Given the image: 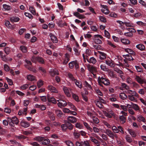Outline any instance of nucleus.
I'll use <instances>...</instances> for the list:
<instances>
[{
  "label": "nucleus",
  "instance_id": "3",
  "mask_svg": "<svg viewBox=\"0 0 146 146\" xmlns=\"http://www.w3.org/2000/svg\"><path fill=\"white\" fill-rule=\"evenodd\" d=\"M104 114L105 116L109 118L115 117V115L113 112L111 110H108L107 111H104Z\"/></svg>",
  "mask_w": 146,
  "mask_h": 146
},
{
  "label": "nucleus",
  "instance_id": "25",
  "mask_svg": "<svg viewBox=\"0 0 146 146\" xmlns=\"http://www.w3.org/2000/svg\"><path fill=\"white\" fill-rule=\"evenodd\" d=\"M76 85L80 89H81L82 87V82L79 80H76L75 82Z\"/></svg>",
  "mask_w": 146,
  "mask_h": 146
},
{
  "label": "nucleus",
  "instance_id": "10",
  "mask_svg": "<svg viewBox=\"0 0 146 146\" xmlns=\"http://www.w3.org/2000/svg\"><path fill=\"white\" fill-rule=\"evenodd\" d=\"M90 140L97 146H99L100 144V142H99L97 139L92 137H90Z\"/></svg>",
  "mask_w": 146,
  "mask_h": 146
},
{
  "label": "nucleus",
  "instance_id": "4",
  "mask_svg": "<svg viewBox=\"0 0 146 146\" xmlns=\"http://www.w3.org/2000/svg\"><path fill=\"white\" fill-rule=\"evenodd\" d=\"M34 59H35L36 60L38 61V62H40V63L42 64H43L44 63V60L43 59L40 57H33L31 59V61L33 62H35V60H34Z\"/></svg>",
  "mask_w": 146,
  "mask_h": 146
},
{
  "label": "nucleus",
  "instance_id": "48",
  "mask_svg": "<svg viewBox=\"0 0 146 146\" xmlns=\"http://www.w3.org/2000/svg\"><path fill=\"white\" fill-rule=\"evenodd\" d=\"M84 84L86 87L89 88L90 89H92L91 86L86 81H84Z\"/></svg>",
  "mask_w": 146,
  "mask_h": 146
},
{
  "label": "nucleus",
  "instance_id": "43",
  "mask_svg": "<svg viewBox=\"0 0 146 146\" xmlns=\"http://www.w3.org/2000/svg\"><path fill=\"white\" fill-rule=\"evenodd\" d=\"M4 51H5V53L7 54H8L10 52L11 50L9 47H5L4 48Z\"/></svg>",
  "mask_w": 146,
  "mask_h": 146
},
{
  "label": "nucleus",
  "instance_id": "32",
  "mask_svg": "<svg viewBox=\"0 0 146 146\" xmlns=\"http://www.w3.org/2000/svg\"><path fill=\"white\" fill-rule=\"evenodd\" d=\"M72 96L73 98L77 102H79L80 101L79 97L77 95L74 93H72Z\"/></svg>",
  "mask_w": 146,
  "mask_h": 146
},
{
  "label": "nucleus",
  "instance_id": "46",
  "mask_svg": "<svg viewBox=\"0 0 146 146\" xmlns=\"http://www.w3.org/2000/svg\"><path fill=\"white\" fill-rule=\"evenodd\" d=\"M112 129L113 132L115 133H118L119 132V129L115 126H113L112 127Z\"/></svg>",
  "mask_w": 146,
  "mask_h": 146
},
{
  "label": "nucleus",
  "instance_id": "44",
  "mask_svg": "<svg viewBox=\"0 0 146 146\" xmlns=\"http://www.w3.org/2000/svg\"><path fill=\"white\" fill-rule=\"evenodd\" d=\"M99 19L102 22L105 23L106 22V18L103 16H100L99 17Z\"/></svg>",
  "mask_w": 146,
  "mask_h": 146
},
{
  "label": "nucleus",
  "instance_id": "14",
  "mask_svg": "<svg viewBox=\"0 0 146 146\" xmlns=\"http://www.w3.org/2000/svg\"><path fill=\"white\" fill-rule=\"evenodd\" d=\"M65 122L67 129H68L70 130H72L73 128V125L68 121H66Z\"/></svg>",
  "mask_w": 146,
  "mask_h": 146
},
{
  "label": "nucleus",
  "instance_id": "42",
  "mask_svg": "<svg viewBox=\"0 0 146 146\" xmlns=\"http://www.w3.org/2000/svg\"><path fill=\"white\" fill-rule=\"evenodd\" d=\"M100 66L101 69L104 71L108 72L109 70V69L106 68L105 66L102 65Z\"/></svg>",
  "mask_w": 146,
  "mask_h": 146
},
{
  "label": "nucleus",
  "instance_id": "27",
  "mask_svg": "<svg viewBox=\"0 0 146 146\" xmlns=\"http://www.w3.org/2000/svg\"><path fill=\"white\" fill-rule=\"evenodd\" d=\"M43 139H44V137L40 136H37L33 139L34 140L41 142Z\"/></svg>",
  "mask_w": 146,
  "mask_h": 146
},
{
  "label": "nucleus",
  "instance_id": "21",
  "mask_svg": "<svg viewBox=\"0 0 146 146\" xmlns=\"http://www.w3.org/2000/svg\"><path fill=\"white\" fill-rule=\"evenodd\" d=\"M137 48L141 51H143L145 49V47L144 45L142 44H139L136 45Z\"/></svg>",
  "mask_w": 146,
  "mask_h": 146
},
{
  "label": "nucleus",
  "instance_id": "64",
  "mask_svg": "<svg viewBox=\"0 0 146 146\" xmlns=\"http://www.w3.org/2000/svg\"><path fill=\"white\" fill-rule=\"evenodd\" d=\"M36 86L35 85H32L29 88V89L31 91H34L36 89Z\"/></svg>",
  "mask_w": 146,
  "mask_h": 146
},
{
  "label": "nucleus",
  "instance_id": "30",
  "mask_svg": "<svg viewBox=\"0 0 146 146\" xmlns=\"http://www.w3.org/2000/svg\"><path fill=\"white\" fill-rule=\"evenodd\" d=\"M88 62L90 63L95 64L96 62V60L94 57H92L89 58V60Z\"/></svg>",
  "mask_w": 146,
  "mask_h": 146
},
{
  "label": "nucleus",
  "instance_id": "15",
  "mask_svg": "<svg viewBox=\"0 0 146 146\" xmlns=\"http://www.w3.org/2000/svg\"><path fill=\"white\" fill-rule=\"evenodd\" d=\"M20 124L22 126L24 127H28L30 125V124L29 123L23 120H22Z\"/></svg>",
  "mask_w": 146,
  "mask_h": 146
},
{
  "label": "nucleus",
  "instance_id": "16",
  "mask_svg": "<svg viewBox=\"0 0 146 146\" xmlns=\"http://www.w3.org/2000/svg\"><path fill=\"white\" fill-rule=\"evenodd\" d=\"M27 79L30 81L36 80V77L32 75L29 74L27 75Z\"/></svg>",
  "mask_w": 146,
  "mask_h": 146
},
{
  "label": "nucleus",
  "instance_id": "20",
  "mask_svg": "<svg viewBox=\"0 0 146 146\" xmlns=\"http://www.w3.org/2000/svg\"><path fill=\"white\" fill-rule=\"evenodd\" d=\"M15 137L16 138L19 140L25 139L27 138V137L25 136L22 134H19L18 135H16Z\"/></svg>",
  "mask_w": 146,
  "mask_h": 146
},
{
  "label": "nucleus",
  "instance_id": "59",
  "mask_svg": "<svg viewBox=\"0 0 146 146\" xmlns=\"http://www.w3.org/2000/svg\"><path fill=\"white\" fill-rule=\"evenodd\" d=\"M124 35L130 37H132L133 35V33L130 32L125 33H124Z\"/></svg>",
  "mask_w": 146,
  "mask_h": 146
},
{
  "label": "nucleus",
  "instance_id": "54",
  "mask_svg": "<svg viewBox=\"0 0 146 146\" xmlns=\"http://www.w3.org/2000/svg\"><path fill=\"white\" fill-rule=\"evenodd\" d=\"M5 25L8 28H11L12 25L10 24V22L8 21H7L5 23Z\"/></svg>",
  "mask_w": 146,
  "mask_h": 146
},
{
  "label": "nucleus",
  "instance_id": "2",
  "mask_svg": "<svg viewBox=\"0 0 146 146\" xmlns=\"http://www.w3.org/2000/svg\"><path fill=\"white\" fill-rule=\"evenodd\" d=\"M99 38L102 40L103 38L100 35L98 34L95 35L93 37L92 39L95 43L101 44L102 43V42L101 40H100Z\"/></svg>",
  "mask_w": 146,
  "mask_h": 146
},
{
  "label": "nucleus",
  "instance_id": "34",
  "mask_svg": "<svg viewBox=\"0 0 146 146\" xmlns=\"http://www.w3.org/2000/svg\"><path fill=\"white\" fill-rule=\"evenodd\" d=\"M105 63L108 65L111 66L113 67L114 65L113 63H112L110 60L108 59L106 60H105Z\"/></svg>",
  "mask_w": 146,
  "mask_h": 146
},
{
  "label": "nucleus",
  "instance_id": "61",
  "mask_svg": "<svg viewBox=\"0 0 146 146\" xmlns=\"http://www.w3.org/2000/svg\"><path fill=\"white\" fill-rule=\"evenodd\" d=\"M4 70L7 71H8L10 70V68L9 66L6 64H5L4 65Z\"/></svg>",
  "mask_w": 146,
  "mask_h": 146
},
{
  "label": "nucleus",
  "instance_id": "7",
  "mask_svg": "<svg viewBox=\"0 0 146 146\" xmlns=\"http://www.w3.org/2000/svg\"><path fill=\"white\" fill-rule=\"evenodd\" d=\"M88 69L94 75V73L97 72V69L94 66H90L89 65V66L88 67Z\"/></svg>",
  "mask_w": 146,
  "mask_h": 146
},
{
  "label": "nucleus",
  "instance_id": "41",
  "mask_svg": "<svg viewBox=\"0 0 146 146\" xmlns=\"http://www.w3.org/2000/svg\"><path fill=\"white\" fill-rule=\"evenodd\" d=\"M109 75L112 78H116V75L114 74L113 71H110L109 72Z\"/></svg>",
  "mask_w": 146,
  "mask_h": 146
},
{
  "label": "nucleus",
  "instance_id": "50",
  "mask_svg": "<svg viewBox=\"0 0 146 146\" xmlns=\"http://www.w3.org/2000/svg\"><path fill=\"white\" fill-rule=\"evenodd\" d=\"M81 145L82 146H90L89 143L87 141H81Z\"/></svg>",
  "mask_w": 146,
  "mask_h": 146
},
{
  "label": "nucleus",
  "instance_id": "31",
  "mask_svg": "<svg viewBox=\"0 0 146 146\" xmlns=\"http://www.w3.org/2000/svg\"><path fill=\"white\" fill-rule=\"evenodd\" d=\"M38 70L41 73H42V75H43L44 74H45L46 73V70L42 67H39L38 68Z\"/></svg>",
  "mask_w": 146,
  "mask_h": 146
},
{
  "label": "nucleus",
  "instance_id": "52",
  "mask_svg": "<svg viewBox=\"0 0 146 146\" xmlns=\"http://www.w3.org/2000/svg\"><path fill=\"white\" fill-rule=\"evenodd\" d=\"M22 133L23 134L26 135H30L32 134V133L31 132L28 131H23Z\"/></svg>",
  "mask_w": 146,
  "mask_h": 146
},
{
  "label": "nucleus",
  "instance_id": "53",
  "mask_svg": "<svg viewBox=\"0 0 146 146\" xmlns=\"http://www.w3.org/2000/svg\"><path fill=\"white\" fill-rule=\"evenodd\" d=\"M66 143L68 146H74V145L73 144V143L70 141H66L65 142Z\"/></svg>",
  "mask_w": 146,
  "mask_h": 146
},
{
  "label": "nucleus",
  "instance_id": "1",
  "mask_svg": "<svg viewBox=\"0 0 146 146\" xmlns=\"http://www.w3.org/2000/svg\"><path fill=\"white\" fill-rule=\"evenodd\" d=\"M98 82H102L104 85L108 86L110 84V81L109 80L106 78L103 77L99 76L98 78Z\"/></svg>",
  "mask_w": 146,
  "mask_h": 146
},
{
  "label": "nucleus",
  "instance_id": "8",
  "mask_svg": "<svg viewBox=\"0 0 146 146\" xmlns=\"http://www.w3.org/2000/svg\"><path fill=\"white\" fill-rule=\"evenodd\" d=\"M49 73L52 77H54L56 75H58V72L57 70H52L49 71Z\"/></svg>",
  "mask_w": 146,
  "mask_h": 146
},
{
  "label": "nucleus",
  "instance_id": "63",
  "mask_svg": "<svg viewBox=\"0 0 146 146\" xmlns=\"http://www.w3.org/2000/svg\"><path fill=\"white\" fill-rule=\"evenodd\" d=\"M103 123L106 125L108 128H110L111 127V126L106 121H103Z\"/></svg>",
  "mask_w": 146,
  "mask_h": 146
},
{
  "label": "nucleus",
  "instance_id": "6",
  "mask_svg": "<svg viewBox=\"0 0 146 146\" xmlns=\"http://www.w3.org/2000/svg\"><path fill=\"white\" fill-rule=\"evenodd\" d=\"M65 58L63 62V64L64 65H66L70 60V56L69 54L66 53L65 54Z\"/></svg>",
  "mask_w": 146,
  "mask_h": 146
},
{
  "label": "nucleus",
  "instance_id": "40",
  "mask_svg": "<svg viewBox=\"0 0 146 146\" xmlns=\"http://www.w3.org/2000/svg\"><path fill=\"white\" fill-rule=\"evenodd\" d=\"M84 125L86 127V128L89 130L91 132L93 131V129L90 127V126L86 122H84Z\"/></svg>",
  "mask_w": 146,
  "mask_h": 146
},
{
  "label": "nucleus",
  "instance_id": "58",
  "mask_svg": "<svg viewBox=\"0 0 146 146\" xmlns=\"http://www.w3.org/2000/svg\"><path fill=\"white\" fill-rule=\"evenodd\" d=\"M107 43L108 44L113 48H115L116 47V46L112 44L111 41L109 40H108L107 41Z\"/></svg>",
  "mask_w": 146,
  "mask_h": 146
},
{
  "label": "nucleus",
  "instance_id": "26",
  "mask_svg": "<svg viewBox=\"0 0 146 146\" xmlns=\"http://www.w3.org/2000/svg\"><path fill=\"white\" fill-rule=\"evenodd\" d=\"M99 52L100 54V58L101 59H104L106 57V54L103 52L99 51Z\"/></svg>",
  "mask_w": 146,
  "mask_h": 146
},
{
  "label": "nucleus",
  "instance_id": "5",
  "mask_svg": "<svg viewBox=\"0 0 146 146\" xmlns=\"http://www.w3.org/2000/svg\"><path fill=\"white\" fill-rule=\"evenodd\" d=\"M135 79L136 81L140 84H143L144 83H145L146 81L145 79H142L139 76H136Z\"/></svg>",
  "mask_w": 146,
  "mask_h": 146
},
{
  "label": "nucleus",
  "instance_id": "33",
  "mask_svg": "<svg viewBox=\"0 0 146 146\" xmlns=\"http://www.w3.org/2000/svg\"><path fill=\"white\" fill-rule=\"evenodd\" d=\"M121 41L125 44H127L130 43V41L129 40L124 38H121Z\"/></svg>",
  "mask_w": 146,
  "mask_h": 146
},
{
  "label": "nucleus",
  "instance_id": "12",
  "mask_svg": "<svg viewBox=\"0 0 146 146\" xmlns=\"http://www.w3.org/2000/svg\"><path fill=\"white\" fill-rule=\"evenodd\" d=\"M61 102H60L58 105V107L62 108V107H64L66 106L67 105V103L64 100H61L60 101Z\"/></svg>",
  "mask_w": 146,
  "mask_h": 146
},
{
  "label": "nucleus",
  "instance_id": "51",
  "mask_svg": "<svg viewBox=\"0 0 146 146\" xmlns=\"http://www.w3.org/2000/svg\"><path fill=\"white\" fill-rule=\"evenodd\" d=\"M75 61H72L69 63V68L70 69H72L74 65Z\"/></svg>",
  "mask_w": 146,
  "mask_h": 146
},
{
  "label": "nucleus",
  "instance_id": "56",
  "mask_svg": "<svg viewBox=\"0 0 146 146\" xmlns=\"http://www.w3.org/2000/svg\"><path fill=\"white\" fill-rule=\"evenodd\" d=\"M81 95L83 100L86 102H87L88 100V98L87 96L83 93H82Z\"/></svg>",
  "mask_w": 146,
  "mask_h": 146
},
{
  "label": "nucleus",
  "instance_id": "47",
  "mask_svg": "<svg viewBox=\"0 0 146 146\" xmlns=\"http://www.w3.org/2000/svg\"><path fill=\"white\" fill-rule=\"evenodd\" d=\"M61 127L62 128V130L63 131H66L67 129V127L66 126V122H65V124L62 125Z\"/></svg>",
  "mask_w": 146,
  "mask_h": 146
},
{
  "label": "nucleus",
  "instance_id": "11",
  "mask_svg": "<svg viewBox=\"0 0 146 146\" xmlns=\"http://www.w3.org/2000/svg\"><path fill=\"white\" fill-rule=\"evenodd\" d=\"M49 36L51 38L52 41L53 42L56 43L58 42V40L56 37L52 33H50L49 34Z\"/></svg>",
  "mask_w": 146,
  "mask_h": 146
},
{
  "label": "nucleus",
  "instance_id": "18",
  "mask_svg": "<svg viewBox=\"0 0 146 146\" xmlns=\"http://www.w3.org/2000/svg\"><path fill=\"white\" fill-rule=\"evenodd\" d=\"M47 100L49 102H52V103L54 104H56V99L52 97L51 98H49L48 96L47 98Z\"/></svg>",
  "mask_w": 146,
  "mask_h": 146
},
{
  "label": "nucleus",
  "instance_id": "24",
  "mask_svg": "<svg viewBox=\"0 0 146 146\" xmlns=\"http://www.w3.org/2000/svg\"><path fill=\"white\" fill-rule=\"evenodd\" d=\"M3 6L5 11H10L12 9V7L11 6L6 4H3Z\"/></svg>",
  "mask_w": 146,
  "mask_h": 146
},
{
  "label": "nucleus",
  "instance_id": "19",
  "mask_svg": "<svg viewBox=\"0 0 146 146\" xmlns=\"http://www.w3.org/2000/svg\"><path fill=\"white\" fill-rule=\"evenodd\" d=\"M63 90L65 94L67 96L69 97L70 96V94L69 92V90L66 87H64L63 88Z\"/></svg>",
  "mask_w": 146,
  "mask_h": 146
},
{
  "label": "nucleus",
  "instance_id": "23",
  "mask_svg": "<svg viewBox=\"0 0 146 146\" xmlns=\"http://www.w3.org/2000/svg\"><path fill=\"white\" fill-rule=\"evenodd\" d=\"M125 51L126 52L128 53L129 54L133 55H134L135 54V52L130 48H125Z\"/></svg>",
  "mask_w": 146,
  "mask_h": 146
},
{
  "label": "nucleus",
  "instance_id": "29",
  "mask_svg": "<svg viewBox=\"0 0 146 146\" xmlns=\"http://www.w3.org/2000/svg\"><path fill=\"white\" fill-rule=\"evenodd\" d=\"M119 97L123 100H125L127 98V95L124 93H121L119 95Z\"/></svg>",
  "mask_w": 146,
  "mask_h": 146
},
{
  "label": "nucleus",
  "instance_id": "57",
  "mask_svg": "<svg viewBox=\"0 0 146 146\" xmlns=\"http://www.w3.org/2000/svg\"><path fill=\"white\" fill-rule=\"evenodd\" d=\"M6 80H7L8 82L9 83V85L11 86L13 85V82L11 79H10L7 77H6Z\"/></svg>",
  "mask_w": 146,
  "mask_h": 146
},
{
  "label": "nucleus",
  "instance_id": "45",
  "mask_svg": "<svg viewBox=\"0 0 146 146\" xmlns=\"http://www.w3.org/2000/svg\"><path fill=\"white\" fill-rule=\"evenodd\" d=\"M43 84V81L41 80H39L37 83V85L38 88L41 87Z\"/></svg>",
  "mask_w": 146,
  "mask_h": 146
},
{
  "label": "nucleus",
  "instance_id": "35",
  "mask_svg": "<svg viewBox=\"0 0 146 146\" xmlns=\"http://www.w3.org/2000/svg\"><path fill=\"white\" fill-rule=\"evenodd\" d=\"M19 18L18 17H12L10 18V20L12 22H17L19 20Z\"/></svg>",
  "mask_w": 146,
  "mask_h": 146
},
{
  "label": "nucleus",
  "instance_id": "37",
  "mask_svg": "<svg viewBox=\"0 0 146 146\" xmlns=\"http://www.w3.org/2000/svg\"><path fill=\"white\" fill-rule=\"evenodd\" d=\"M131 103L132 105V108L135 110H139V108L138 105L136 104H133L132 102Z\"/></svg>",
  "mask_w": 146,
  "mask_h": 146
},
{
  "label": "nucleus",
  "instance_id": "36",
  "mask_svg": "<svg viewBox=\"0 0 146 146\" xmlns=\"http://www.w3.org/2000/svg\"><path fill=\"white\" fill-rule=\"evenodd\" d=\"M20 48L21 51L24 53L26 52L27 51V48L24 46H21L20 47Z\"/></svg>",
  "mask_w": 146,
  "mask_h": 146
},
{
  "label": "nucleus",
  "instance_id": "28",
  "mask_svg": "<svg viewBox=\"0 0 146 146\" xmlns=\"http://www.w3.org/2000/svg\"><path fill=\"white\" fill-rule=\"evenodd\" d=\"M125 139L127 142L128 143H131L133 141L132 138L129 135H127L126 136Z\"/></svg>",
  "mask_w": 146,
  "mask_h": 146
},
{
  "label": "nucleus",
  "instance_id": "49",
  "mask_svg": "<svg viewBox=\"0 0 146 146\" xmlns=\"http://www.w3.org/2000/svg\"><path fill=\"white\" fill-rule=\"evenodd\" d=\"M29 10L31 13L33 15H35L36 14V11L35 9L32 7H29Z\"/></svg>",
  "mask_w": 146,
  "mask_h": 146
},
{
  "label": "nucleus",
  "instance_id": "38",
  "mask_svg": "<svg viewBox=\"0 0 146 146\" xmlns=\"http://www.w3.org/2000/svg\"><path fill=\"white\" fill-rule=\"evenodd\" d=\"M49 143V140L48 139H46L44 137V139L42 141L41 143L42 144L46 145Z\"/></svg>",
  "mask_w": 146,
  "mask_h": 146
},
{
  "label": "nucleus",
  "instance_id": "17",
  "mask_svg": "<svg viewBox=\"0 0 146 146\" xmlns=\"http://www.w3.org/2000/svg\"><path fill=\"white\" fill-rule=\"evenodd\" d=\"M127 131L132 137H136V134L133 130L131 129H128Z\"/></svg>",
  "mask_w": 146,
  "mask_h": 146
},
{
  "label": "nucleus",
  "instance_id": "55",
  "mask_svg": "<svg viewBox=\"0 0 146 146\" xmlns=\"http://www.w3.org/2000/svg\"><path fill=\"white\" fill-rule=\"evenodd\" d=\"M24 14L26 16L28 17L29 19H32L33 18V16L30 13L25 12Z\"/></svg>",
  "mask_w": 146,
  "mask_h": 146
},
{
  "label": "nucleus",
  "instance_id": "62",
  "mask_svg": "<svg viewBox=\"0 0 146 146\" xmlns=\"http://www.w3.org/2000/svg\"><path fill=\"white\" fill-rule=\"evenodd\" d=\"M129 99L131 101H135L136 100V98L132 96L129 95L128 96Z\"/></svg>",
  "mask_w": 146,
  "mask_h": 146
},
{
  "label": "nucleus",
  "instance_id": "60",
  "mask_svg": "<svg viewBox=\"0 0 146 146\" xmlns=\"http://www.w3.org/2000/svg\"><path fill=\"white\" fill-rule=\"evenodd\" d=\"M37 108H40L42 110H44L46 109V107L44 105H42L40 106L38 104H37Z\"/></svg>",
  "mask_w": 146,
  "mask_h": 146
},
{
  "label": "nucleus",
  "instance_id": "22",
  "mask_svg": "<svg viewBox=\"0 0 146 146\" xmlns=\"http://www.w3.org/2000/svg\"><path fill=\"white\" fill-rule=\"evenodd\" d=\"M95 103L96 105L98 107L100 108H104V106L102 104V103L101 101L98 100H96Z\"/></svg>",
  "mask_w": 146,
  "mask_h": 146
},
{
  "label": "nucleus",
  "instance_id": "39",
  "mask_svg": "<svg viewBox=\"0 0 146 146\" xmlns=\"http://www.w3.org/2000/svg\"><path fill=\"white\" fill-rule=\"evenodd\" d=\"M56 115L59 117H61L62 115V111L60 110H58L56 111Z\"/></svg>",
  "mask_w": 146,
  "mask_h": 146
},
{
  "label": "nucleus",
  "instance_id": "13",
  "mask_svg": "<svg viewBox=\"0 0 146 146\" xmlns=\"http://www.w3.org/2000/svg\"><path fill=\"white\" fill-rule=\"evenodd\" d=\"M105 133L108 136L111 138L113 137V133L110 130L108 129H106Z\"/></svg>",
  "mask_w": 146,
  "mask_h": 146
},
{
  "label": "nucleus",
  "instance_id": "9",
  "mask_svg": "<svg viewBox=\"0 0 146 146\" xmlns=\"http://www.w3.org/2000/svg\"><path fill=\"white\" fill-rule=\"evenodd\" d=\"M48 89L50 90L51 92L55 93L58 92V90L54 87L52 86H49L48 87Z\"/></svg>",
  "mask_w": 146,
  "mask_h": 146
}]
</instances>
